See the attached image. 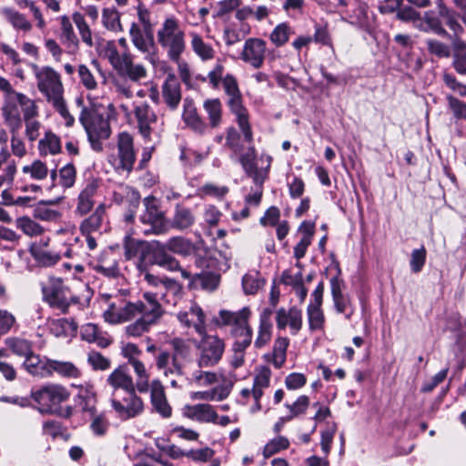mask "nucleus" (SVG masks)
Masks as SVG:
<instances>
[{
	"label": "nucleus",
	"instance_id": "nucleus-1",
	"mask_svg": "<svg viewBox=\"0 0 466 466\" xmlns=\"http://www.w3.org/2000/svg\"><path fill=\"white\" fill-rule=\"evenodd\" d=\"M113 112L112 104L106 106L94 103L88 108H84L80 121L86 129L92 148L101 151L102 140H106L111 134L108 119Z\"/></svg>",
	"mask_w": 466,
	"mask_h": 466
},
{
	"label": "nucleus",
	"instance_id": "nucleus-2",
	"mask_svg": "<svg viewBox=\"0 0 466 466\" xmlns=\"http://www.w3.org/2000/svg\"><path fill=\"white\" fill-rule=\"evenodd\" d=\"M157 39L168 58L178 62L186 49L185 31L179 21L173 16L166 18L157 32Z\"/></svg>",
	"mask_w": 466,
	"mask_h": 466
},
{
	"label": "nucleus",
	"instance_id": "nucleus-3",
	"mask_svg": "<svg viewBox=\"0 0 466 466\" xmlns=\"http://www.w3.org/2000/svg\"><path fill=\"white\" fill-rule=\"evenodd\" d=\"M225 93L228 96L227 102L230 111L236 116L238 125L243 134V140L251 144L253 134L248 121V114L242 103V96L238 82L232 75H227L222 81Z\"/></svg>",
	"mask_w": 466,
	"mask_h": 466
},
{
	"label": "nucleus",
	"instance_id": "nucleus-4",
	"mask_svg": "<svg viewBox=\"0 0 466 466\" xmlns=\"http://www.w3.org/2000/svg\"><path fill=\"white\" fill-rule=\"evenodd\" d=\"M250 310L248 308H243L238 311H230L222 309L216 319L218 326L230 327V333L235 340L238 339H252V329L248 325Z\"/></svg>",
	"mask_w": 466,
	"mask_h": 466
},
{
	"label": "nucleus",
	"instance_id": "nucleus-5",
	"mask_svg": "<svg viewBox=\"0 0 466 466\" xmlns=\"http://www.w3.org/2000/svg\"><path fill=\"white\" fill-rule=\"evenodd\" d=\"M106 54L110 64L120 76L132 82H139L147 77L146 67L141 64H134L129 53L120 55L113 45H109Z\"/></svg>",
	"mask_w": 466,
	"mask_h": 466
},
{
	"label": "nucleus",
	"instance_id": "nucleus-6",
	"mask_svg": "<svg viewBox=\"0 0 466 466\" xmlns=\"http://www.w3.org/2000/svg\"><path fill=\"white\" fill-rule=\"evenodd\" d=\"M196 344L197 363L199 368H211L218 364L225 351V343L218 336L208 335L207 332Z\"/></svg>",
	"mask_w": 466,
	"mask_h": 466
},
{
	"label": "nucleus",
	"instance_id": "nucleus-7",
	"mask_svg": "<svg viewBox=\"0 0 466 466\" xmlns=\"http://www.w3.org/2000/svg\"><path fill=\"white\" fill-rule=\"evenodd\" d=\"M82 310L81 303L76 297H66L65 292L60 289V313L72 314V318L60 319V339L69 343L76 337L78 330V323L76 317Z\"/></svg>",
	"mask_w": 466,
	"mask_h": 466
},
{
	"label": "nucleus",
	"instance_id": "nucleus-8",
	"mask_svg": "<svg viewBox=\"0 0 466 466\" xmlns=\"http://www.w3.org/2000/svg\"><path fill=\"white\" fill-rule=\"evenodd\" d=\"M136 161L133 137L127 132L120 133L117 138V154L111 155L108 162L118 174H129Z\"/></svg>",
	"mask_w": 466,
	"mask_h": 466
},
{
	"label": "nucleus",
	"instance_id": "nucleus-9",
	"mask_svg": "<svg viewBox=\"0 0 466 466\" xmlns=\"http://www.w3.org/2000/svg\"><path fill=\"white\" fill-rule=\"evenodd\" d=\"M145 211L140 217V221L145 225H149L150 229L145 233H153L156 235L166 234L170 230L169 220L165 218L164 212L159 208L154 197H147L144 199Z\"/></svg>",
	"mask_w": 466,
	"mask_h": 466
},
{
	"label": "nucleus",
	"instance_id": "nucleus-10",
	"mask_svg": "<svg viewBox=\"0 0 466 466\" xmlns=\"http://www.w3.org/2000/svg\"><path fill=\"white\" fill-rule=\"evenodd\" d=\"M33 69L37 79L38 89L55 107L58 108L57 73L50 66L39 67L33 65Z\"/></svg>",
	"mask_w": 466,
	"mask_h": 466
},
{
	"label": "nucleus",
	"instance_id": "nucleus-11",
	"mask_svg": "<svg viewBox=\"0 0 466 466\" xmlns=\"http://www.w3.org/2000/svg\"><path fill=\"white\" fill-rule=\"evenodd\" d=\"M156 367L162 371L163 376L170 380L173 388H177V378L183 375V364L181 360L173 358L171 352L167 350H158L155 356Z\"/></svg>",
	"mask_w": 466,
	"mask_h": 466
},
{
	"label": "nucleus",
	"instance_id": "nucleus-12",
	"mask_svg": "<svg viewBox=\"0 0 466 466\" xmlns=\"http://www.w3.org/2000/svg\"><path fill=\"white\" fill-rule=\"evenodd\" d=\"M136 391L127 393V397L122 400H116L114 395L111 398V406L120 420H130L143 413L144 401Z\"/></svg>",
	"mask_w": 466,
	"mask_h": 466
},
{
	"label": "nucleus",
	"instance_id": "nucleus-13",
	"mask_svg": "<svg viewBox=\"0 0 466 466\" xmlns=\"http://www.w3.org/2000/svg\"><path fill=\"white\" fill-rule=\"evenodd\" d=\"M256 150L253 146H248L247 151L240 155L239 162L245 173L253 179L255 185L261 186L267 178L270 167L271 157H268V165L264 168H258L256 164Z\"/></svg>",
	"mask_w": 466,
	"mask_h": 466
},
{
	"label": "nucleus",
	"instance_id": "nucleus-14",
	"mask_svg": "<svg viewBox=\"0 0 466 466\" xmlns=\"http://www.w3.org/2000/svg\"><path fill=\"white\" fill-rule=\"evenodd\" d=\"M32 398L37 403V410L42 414H56L58 411V387L47 385L32 392Z\"/></svg>",
	"mask_w": 466,
	"mask_h": 466
},
{
	"label": "nucleus",
	"instance_id": "nucleus-15",
	"mask_svg": "<svg viewBox=\"0 0 466 466\" xmlns=\"http://www.w3.org/2000/svg\"><path fill=\"white\" fill-rule=\"evenodd\" d=\"M178 321L186 328H193L197 333H206V316L197 303L190 301L189 306L177 314Z\"/></svg>",
	"mask_w": 466,
	"mask_h": 466
},
{
	"label": "nucleus",
	"instance_id": "nucleus-16",
	"mask_svg": "<svg viewBox=\"0 0 466 466\" xmlns=\"http://www.w3.org/2000/svg\"><path fill=\"white\" fill-rule=\"evenodd\" d=\"M266 48V42L263 39L248 38L245 41L240 58L254 68H260L265 60Z\"/></svg>",
	"mask_w": 466,
	"mask_h": 466
},
{
	"label": "nucleus",
	"instance_id": "nucleus-17",
	"mask_svg": "<svg viewBox=\"0 0 466 466\" xmlns=\"http://www.w3.org/2000/svg\"><path fill=\"white\" fill-rule=\"evenodd\" d=\"M129 35L133 45L142 53L147 54L146 58L152 64L156 63L155 43L152 31L146 32L137 24L133 23L129 29Z\"/></svg>",
	"mask_w": 466,
	"mask_h": 466
},
{
	"label": "nucleus",
	"instance_id": "nucleus-18",
	"mask_svg": "<svg viewBox=\"0 0 466 466\" xmlns=\"http://www.w3.org/2000/svg\"><path fill=\"white\" fill-rule=\"evenodd\" d=\"M140 317L156 325L165 313V310L155 294L145 291L142 299L138 300Z\"/></svg>",
	"mask_w": 466,
	"mask_h": 466
},
{
	"label": "nucleus",
	"instance_id": "nucleus-19",
	"mask_svg": "<svg viewBox=\"0 0 466 466\" xmlns=\"http://www.w3.org/2000/svg\"><path fill=\"white\" fill-rule=\"evenodd\" d=\"M134 114L137 122L140 135L149 140L153 132V126L157 124V116L151 106L147 103H141L135 106Z\"/></svg>",
	"mask_w": 466,
	"mask_h": 466
},
{
	"label": "nucleus",
	"instance_id": "nucleus-20",
	"mask_svg": "<svg viewBox=\"0 0 466 466\" xmlns=\"http://www.w3.org/2000/svg\"><path fill=\"white\" fill-rule=\"evenodd\" d=\"M24 367L33 376L47 378L58 370V362L33 354L25 360Z\"/></svg>",
	"mask_w": 466,
	"mask_h": 466
},
{
	"label": "nucleus",
	"instance_id": "nucleus-21",
	"mask_svg": "<svg viewBox=\"0 0 466 466\" xmlns=\"http://www.w3.org/2000/svg\"><path fill=\"white\" fill-rule=\"evenodd\" d=\"M161 96L170 110H176L182 99L181 85L174 74H168L161 86Z\"/></svg>",
	"mask_w": 466,
	"mask_h": 466
},
{
	"label": "nucleus",
	"instance_id": "nucleus-22",
	"mask_svg": "<svg viewBox=\"0 0 466 466\" xmlns=\"http://www.w3.org/2000/svg\"><path fill=\"white\" fill-rule=\"evenodd\" d=\"M149 390L153 410L165 419L170 418L172 408L167 402L161 381L157 379L153 380L150 383Z\"/></svg>",
	"mask_w": 466,
	"mask_h": 466
},
{
	"label": "nucleus",
	"instance_id": "nucleus-23",
	"mask_svg": "<svg viewBox=\"0 0 466 466\" xmlns=\"http://www.w3.org/2000/svg\"><path fill=\"white\" fill-rule=\"evenodd\" d=\"M183 415L190 420L204 423H216L218 419L215 409L207 403L186 405L183 408Z\"/></svg>",
	"mask_w": 466,
	"mask_h": 466
},
{
	"label": "nucleus",
	"instance_id": "nucleus-24",
	"mask_svg": "<svg viewBox=\"0 0 466 466\" xmlns=\"http://www.w3.org/2000/svg\"><path fill=\"white\" fill-rule=\"evenodd\" d=\"M162 288L157 290L148 291L155 294L159 300L162 299L167 304L176 305L183 293V286L174 279L165 277Z\"/></svg>",
	"mask_w": 466,
	"mask_h": 466
},
{
	"label": "nucleus",
	"instance_id": "nucleus-25",
	"mask_svg": "<svg viewBox=\"0 0 466 466\" xmlns=\"http://www.w3.org/2000/svg\"><path fill=\"white\" fill-rule=\"evenodd\" d=\"M106 382L114 389H122L127 393H133L137 390L134 380L128 372L126 365L115 369L107 377Z\"/></svg>",
	"mask_w": 466,
	"mask_h": 466
},
{
	"label": "nucleus",
	"instance_id": "nucleus-26",
	"mask_svg": "<svg viewBox=\"0 0 466 466\" xmlns=\"http://www.w3.org/2000/svg\"><path fill=\"white\" fill-rule=\"evenodd\" d=\"M272 310L266 309L260 315L259 327L257 338L254 341V346L257 349H261L266 346L271 339L272 335V323L270 321V315Z\"/></svg>",
	"mask_w": 466,
	"mask_h": 466
},
{
	"label": "nucleus",
	"instance_id": "nucleus-27",
	"mask_svg": "<svg viewBox=\"0 0 466 466\" xmlns=\"http://www.w3.org/2000/svg\"><path fill=\"white\" fill-rule=\"evenodd\" d=\"M18 106L17 100L12 95L11 96H6L5 104L2 109L5 121L13 133L19 129L22 124Z\"/></svg>",
	"mask_w": 466,
	"mask_h": 466
},
{
	"label": "nucleus",
	"instance_id": "nucleus-28",
	"mask_svg": "<svg viewBox=\"0 0 466 466\" xmlns=\"http://www.w3.org/2000/svg\"><path fill=\"white\" fill-rule=\"evenodd\" d=\"M289 344L287 338H278L274 342L272 352L265 355L266 360L272 363L276 369H280L286 361Z\"/></svg>",
	"mask_w": 466,
	"mask_h": 466
},
{
	"label": "nucleus",
	"instance_id": "nucleus-29",
	"mask_svg": "<svg viewBox=\"0 0 466 466\" xmlns=\"http://www.w3.org/2000/svg\"><path fill=\"white\" fill-rule=\"evenodd\" d=\"M61 29L60 40L62 44L66 46L67 53L74 54L78 49V38L74 33L73 25L68 17L63 16L61 18Z\"/></svg>",
	"mask_w": 466,
	"mask_h": 466
},
{
	"label": "nucleus",
	"instance_id": "nucleus-30",
	"mask_svg": "<svg viewBox=\"0 0 466 466\" xmlns=\"http://www.w3.org/2000/svg\"><path fill=\"white\" fill-rule=\"evenodd\" d=\"M189 279L195 288L214 291L219 285L220 275L210 271H204L191 276Z\"/></svg>",
	"mask_w": 466,
	"mask_h": 466
},
{
	"label": "nucleus",
	"instance_id": "nucleus-31",
	"mask_svg": "<svg viewBox=\"0 0 466 466\" xmlns=\"http://www.w3.org/2000/svg\"><path fill=\"white\" fill-rule=\"evenodd\" d=\"M194 222L195 217L190 209L177 206L173 218L169 220L170 229L176 228L178 230H184L190 228Z\"/></svg>",
	"mask_w": 466,
	"mask_h": 466
},
{
	"label": "nucleus",
	"instance_id": "nucleus-32",
	"mask_svg": "<svg viewBox=\"0 0 466 466\" xmlns=\"http://www.w3.org/2000/svg\"><path fill=\"white\" fill-rule=\"evenodd\" d=\"M129 365L132 366L137 377L135 383L137 390L140 393L147 392L151 382H149V374L144 363L139 360H131Z\"/></svg>",
	"mask_w": 466,
	"mask_h": 466
},
{
	"label": "nucleus",
	"instance_id": "nucleus-33",
	"mask_svg": "<svg viewBox=\"0 0 466 466\" xmlns=\"http://www.w3.org/2000/svg\"><path fill=\"white\" fill-rule=\"evenodd\" d=\"M166 243L170 252L182 257H188L196 250L195 245L183 237H172Z\"/></svg>",
	"mask_w": 466,
	"mask_h": 466
},
{
	"label": "nucleus",
	"instance_id": "nucleus-34",
	"mask_svg": "<svg viewBox=\"0 0 466 466\" xmlns=\"http://www.w3.org/2000/svg\"><path fill=\"white\" fill-rule=\"evenodd\" d=\"M191 47L194 53L203 61L211 60L215 56V50L211 45L204 42L201 35L192 32L190 33Z\"/></svg>",
	"mask_w": 466,
	"mask_h": 466
},
{
	"label": "nucleus",
	"instance_id": "nucleus-35",
	"mask_svg": "<svg viewBox=\"0 0 466 466\" xmlns=\"http://www.w3.org/2000/svg\"><path fill=\"white\" fill-rule=\"evenodd\" d=\"M203 108L208 114L209 126L218 127L222 120V104L218 98H208L204 101Z\"/></svg>",
	"mask_w": 466,
	"mask_h": 466
},
{
	"label": "nucleus",
	"instance_id": "nucleus-36",
	"mask_svg": "<svg viewBox=\"0 0 466 466\" xmlns=\"http://www.w3.org/2000/svg\"><path fill=\"white\" fill-rule=\"evenodd\" d=\"M105 215V206L99 205L95 212L86 219H85L80 227L83 235L92 234L100 229Z\"/></svg>",
	"mask_w": 466,
	"mask_h": 466
},
{
	"label": "nucleus",
	"instance_id": "nucleus-37",
	"mask_svg": "<svg viewBox=\"0 0 466 466\" xmlns=\"http://www.w3.org/2000/svg\"><path fill=\"white\" fill-rule=\"evenodd\" d=\"M1 13L15 29L24 32H28L32 29L31 23L23 14H20L16 10L5 7L2 9Z\"/></svg>",
	"mask_w": 466,
	"mask_h": 466
},
{
	"label": "nucleus",
	"instance_id": "nucleus-38",
	"mask_svg": "<svg viewBox=\"0 0 466 466\" xmlns=\"http://www.w3.org/2000/svg\"><path fill=\"white\" fill-rule=\"evenodd\" d=\"M44 300L52 308H58V279L49 277L42 283Z\"/></svg>",
	"mask_w": 466,
	"mask_h": 466
},
{
	"label": "nucleus",
	"instance_id": "nucleus-39",
	"mask_svg": "<svg viewBox=\"0 0 466 466\" xmlns=\"http://www.w3.org/2000/svg\"><path fill=\"white\" fill-rule=\"evenodd\" d=\"M252 339H238L232 345L233 354L230 358L229 364L233 369H238L244 365L245 352L247 348L251 344Z\"/></svg>",
	"mask_w": 466,
	"mask_h": 466
},
{
	"label": "nucleus",
	"instance_id": "nucleus-40",
	"mask_svg": "<svg viewBox=\"0 0 466 466\" xmlns=\"http://www.w3.org/2000/svg\"><path fill=\"white\" fill-rule=\"evenodd\" d=\"M5 345L14 354L25 359L34 354L31 342L25 339L8 338L5 339Z\"/></svg>",
	"mask_w": 466,
	"mask_h": 466
},
{
	"label": "nucleus",
	"instance_id": "nucleus-41",
	"mask_svg": "<svg viewBox=\"0 0 466 466\" xmlns=\"http://www.w3.org/2000/svg\"><path fill=\"white\" fill-rule=\"evenodd\" d=\"M148 251L151 254V263L161 267V265L167 261L171 254L168 250L167 243H161L159 241H153L148 245Z\"/></svg>",
	"mask_w": 466,
	"mask_h": 466
},
{
	"label": "nucleus",
	"instance_id": "nucleus-42",
	"mask_svg": "<svg viewBox=\"0 0 466 466\" xmlns=\"http://www.w3.org/2000/svg\"><path fill=\"white\" fill-rule=\"evenodd\" d=\"M228 395L229 390L227 387L218 386L210 390L197 391L193 394L192 398L195 400L221 401L228 398Z\"/></svg>",
	"mask_w": 466,
	"mask_h": 466
},
{
	"label": "nucleus",
	"instance_id": "nucleus-43",
	"mask_svg": "<svg viewBox=\"0 0 466 466\" xmlns=\"http://www.w3.org/2000/svg\"><path fill=\"white\" fill-rule=\"evenodd\" d=\"M96 395L87 390H80L76 400V405L91 415L96 413Z\"/></svg>",
	"mask_w": 466,
	"mask_h": 466
},
{
	"label": "nucleus",
	"instance_id": "nucleus-44",
	"mask_svg": "<svg viewBox=\"0 0 466 466\" xmlns=\"http://www.w3.org/2000/svg\"><path fill=\"white\" fill-rule=\"evenodd\" d=\"M289 447V439L284 436H278L267 442L262 453L264 458L268 459L281 451L287 450Z\"/></svg>",
	"mask_w": 466,
	"mask_h": 466
},
{
	"label": "nucleus",
	"instance_id": "nucleus-45",
	"mask_svg": "<svg viewBox=\"0 0 466 466\" xmlns=\"http://www.w3.org/2000/svg\"><path fill=\"white\" fill-rule=\"evenodd\" d=\"M13 97L17 100V103L23 112L25 120L35 118L37 116V107L34 100L28 98L21 93L13 95Z\"/></svg>",
	"mask_w": 466,
	"mask_h": 466
},
{
	"label": "nucleus",
	"instance_id": "nucleus-46",
	"mask_svg": "<svg viewBox=\"0 0 466 466\" xmlns=\"http://www.w3.org/2000/svg\"><path fill=\"white\" fill-rule=\"evenodd\" d=\"M292 33L291 27L287 23H281L273 29L269 39L276 46H282L289 41Z\"/></svg>",
	"mask_w": 466,
	"mask_h": 466
},
{
	"label": "nucleus",
	"instance_id": "nucleus-47",
	"mask_svg": "<svg viewBox=\"0 0 466 466\" xmlns=\"http://www.w3.org/2000/svg\"><path fill=\"white\" fill-rule=\"evenodd\" d=\"M94 269L96 272L109 279H116L120 275L118 264L116 259L101 260L94 265Z\"/></svg>",
	"mask_w": 466,
	"mask_h": 466
},
{
	"label": "nucleus",
	"instance_id": "nucleus-48",
	"mask_svg": "<svg viewBox=\"0 0 466 466\" xmlns=\"http://www.w3.org/2000/svg\"><path fill=\"white\" fill-rule=\"evenodd\" d=\"M32 257L43 266H52L56 263L57 256L51 254L47 248H41L38 246H30L29 249Z\"/></svg>",
	"mask_w": 466,
	"mask_h": 466
},
{
	"label": "nucleus",
	"instance_id": "nucleus-49",
	"mask_svg": "<svg viewBox=\"0 0 466 466\" xmlns=\"http://www.w3.org/2000/svg\"><path fill=\"white\" fill-rule=\"evenodd\" d=\"M72 18L79 31L82 41L86 46H93L92 33H91L89 25L86 24V22L83 16V15L76 12V13L73 14Z\"/></svg>",
	"mask_w": 466,
	"mask_h": 466
},
{
	"label": "nucleus",
	"instance_id": "nucleus-50",
	"mask_svg": "<svg viewBox=\"0 0 466 466\" xmlns=\"http://www.w3.org/2000/svg\"><path fill=\"white\" fill-rule=\"evenodd\" d=\"M22 171L24 174L30 175L31 178L40 180L47 177L49 170L45 163L35 160L30 165L24 166Z\"/></svg>",
	"mask_w": 466,
	"mask_h": 466
},
{
	"label": "nucleus",
	"instance_id": "nucleus-51",
	"mask_svg": "<svg viewBox=\"0 0 466 466\" xmlns=\"http://www.w3.org/2000/svg\"><path fill=\"white\" fill-rule=\"evenodd\" d=\"M103 25L109 30L118 31L121 29L120 15L114 8H105L102 13Z\"/></svg>",
	"mask_w": 466,
	"mask_h": 466
},
{
	"label": "nucleus",
	"instance_id": "nucleus-52",
	"mask_svg": "<svg viewBox=\"0 0 466 466\" xmlns=\"http://www.w3.org/2000/svg\"><path fill=\"white\" fill-rule=\"evenodd\" d=\"M90 429L96 436H104L109 429V421L104 412L91 415Z\"/></svg>",
	"mask_w": 466,
	"mask_h": 466
},
{
	"label": "nucleus",
	"instance_id": "nucleus-53",
	"mask_svg": "<svg viewBox=\"0 0 466 466\" xmlns=\"http://www.w3.org/2000/svg\"><path fill=\"white\" fill-rule=\"evenodd\" d=\"M41 155H56L58 153V138L51 132H46L43 139L39 141Z\"/></svg>",
	"mask_w": 466,
	"mask_h": 466
},
{
	"label": "nucleus",
	"instance_id": "nucleus-54",
	"mask_svg": "<svg viewBox=\"0 0 466 466\" xmlns=\"http://www.w3.org/2000/svg\"><path fill=\"white\" fill-rule=\"evenodd\" d=\"M309 406V399L306 395H300L294 403H286L285 407L289 410L290 414L287 416V420H292L301 414H304Z\"/></svg>",
	"mask_w": 466,
	"mask_h": 466
},
{
	"label": "nucleus",
	"instance_id": "nucleus-55",
	"mask_svg": "<svg viewBox=\"0 0 466 466\" xmlns=\"http://www.w3.org/2000/svg\"><path fill=\"white\" fill-rule=\"evenodd\" d=\"M264 283V280L258 278V272L247 273L242 278V287L247 294L257 293Z\"/></svg>",
	"mask_w": 466,
	"mask_h": 466
},
{
	"label": "nucleus",
	"instance_id": "nucleus-56",
	"mask_svg": "<svg viewBox=\"0 0 466 466\" xmlns=\"http://www.w3.org/2000/svg\"><path fill=\"white\" fill-rule=\"evenodd\" d=\"M16 226L29 237L38 236L43 232L42 227L27 217L19 218L16 219Z\"/></svg>",
	"mask_w": 466,
	"mask_h": 466
},
{
	"label": "nucleus",
	"instance_id": "nucleus-57",
	"mask_svg": "<svg viewBox=\"0 0 466 466\" xmlns=\"http://www.w3.org/2000/svg\"><path fill=\"white\" fill-rule=\"evenodd\" d=\"M153 325L145 319L139 317L135 322L125 328V332L128 337H140L144 333L148 332Z\"/></svg>",
	"mask_w": 466,
	"mask_h": 466
},
{
	"label": "nucleus",
	"instance_id": "nucleus-58",
	"mask_svg": "<svg viewBox=\"0 0 466 466\" xmlns=\"http://www.w3.org/2000/svg\"><path fill=\"white\" fill-rule=\"evenodd\" d=\"M423 20L426 23V26L429 32H432L443 37L449 36V33L442 26L440 18L434 16L432 12H425Z\"/></svg>",
	"mask_w": 466,
	"mask_h": 466
},
{
	"label": "nucleus",
	"instance_id": "nucleus-59",
	"mask_svg": "<svg viewBox=\"0 0 466 466\" xmlns=\"http://www.w3.org/2000/svg\"><path fill=\"white\" fill-rule=\"evenodd\" d=\"M427 50L430 54L440 58L449 57L451 55L450 46L437 39L429 38L425 41Z\"/></svg>",
	"mask_w": 466,
	"mask_h": 466
},
{
	"label": "nucleus",
	"instance_id": "nucleus-60",
	"mask_svg": "<svg viewBox=\"0 0 466 466\" xmlns=\"http://www.w3.org/2000/svg\"><path fill=\"white\" fill-rule=\"evenodd\" d=\"M426 256L427 251L423 246L411 251L410 267L413 273H420L422 270L426 262Z\"/></svg>",
	"mask_w": 466,
	"mask_h": 466
},
{
	"label": "nucleus",
	"instance_id": "nucleus-61",
	"mask_svg": "<svg viewBox=\"0 0 466 466\" xmlns=\"http://www.w3.org/2000/svg\"><path fill=\"white\" fill-rule=\"evenodd\" d=\"M144 246L148 248V244L145 241H140L132 238H127L124 243L125 258L132 259L136 258L140 252H143Z\"/></svg>",
	"mask_w": 466,
	"mask_h": 466
},
{
	"label": "nucleus",
	"instance_id": "nucleus-62",
	"mask_svg": "<svg viewBox=\"0 0 466 466\" xmlns=\"http://www.w3.org/2000/svg\"><path fill=\"white\" fill-rule=\"evenodd\" d=\"M169 345L172 349L170 351L171 355L173 358L177 359V360L186 359L190 352L189 345L183 339L175 338L170 340Z\"/></svg>",
	"mask_w": 466,
	"mask_h": 466
},
{
	"label": "nucleus",
	"instance_id": "nucleus-63",
	"mask_svg": "<svg viewBox=\"0 0 466 466\" xmlns=\"http://www.w3.org/2000/svg\"><path fill=\"white\" fill-rule=\"evenodd\" d=\"M87 362L95 370H106L111 366L110 360L96 350L88 353Z\"/></svg>",
	"mask_w": 466,
	"mask_h": 466
},
{
	"label": "nucleus",
	"instance_id": "nucleus-64",
	"mask_svg": "<svg viewBox=\"0 0 466 466\" xmlns=\"http://www.w3.org/2000/svg\"><path fill=\"white\" fill-rule=\"evenodd\" d=\"M308 318L310 329H319L324 323V316L320 308L308 306Z\"/></svg>",
	"mask_w": 466,
	"mask_h": 466
}]
</instances>
